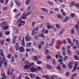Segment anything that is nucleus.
Wrapping results in <instances>:
<instances>
[{
	"mask_svg": "<svg viewBox=\"0 0 79 79\" xmlns=\"http://www.w3.org/2000/svg\"><path fill=\"white\" fill-rule=\"evenodd\" d=\"M38 71V70L37 68H35L34 67H32L30 69V72L32 73H33L34 72H37Z\"/></svg>",
	"mask_w": 79,
	"mask_h": 79,
	"instance_id": "obj_1",
	"label": "nucleus"
},
{
	"mask_svg": "<svg viewBox=\"0 0 79 79\" xmlns=\"http://www.w3.org/2000/svg\"><path fill=\"white\" fill-rule=\"evenodd\" d=\"M17 37L18 36L16 35L12 39V43L13 44H15V43H16V38H17Z\"/></svg>",
	"mask_w": 79,
	"mask_h": 79,
	"instance_id": "obj_2",
	"label": "nucleus"
},
{
	"mask_svg": "<svg viewBox=\"0 0 79 79\" xmlns=\"http://www.w3.org/2000/svg\"><path fill=\"white\" fill-rule=\"evenodd\" d=\"M23 68L24 69H26V70H29V69H31V67L27 64L23 66Z\"/></svg>",
	"mask_w": 79,
	"mask_h": 79,
	"instance_id": "obj_3",
	"label": "nucleus"
},
{
	"mask_svg": "<svg viewBox=\"0 0 79 79\" xmlns=\"http://www.w3.org/2000/svg\"><path fill=\"white\" fill-rule=\"evenodd\" d=\"M19 52H21V53H22L24 52V47L22 46L19 47Z\"/></svg>",
	"mask_w": 79,
	"mask_h": 79,
	"instance_id": "obj_4",
	"label": "nucleus"
},
{
	"mask_svg": "<svg viewBox=\"0 0 79 79\" xmlns=\"http://www.w3.org/2000/svg\"><path fill=\"white\" fill-rule=\"evenodd\" d=\"M25 39L26 41L29 42V41L31 40V37H30V36H29L28 35L25 36Z\"/></svg>",
	"mask_w": 79,
	"mask_h": 79,
	"instance_id": "obj_5",
	"label": "nucleus"
},
{
	"mask_svg": "<svg viewBox=\"0 0 79 79\" xmlns=\"http://www.w3.org/2000/svg\"><path fill=\"white\" fill-rule=\"evenodd\" d=\"M67 40H68V42L69 44H70V45H72V47L74 45V43L73 42H72L71 41V40L69 38H68L67 39Z\"/></svg>",
	"mask_w": 79,
	"mask_h": 79,
	"instance_id": "obj_6",
	"label": "nucleus"
},
{
	"mask_svg": "<svg viewBox=\"0 0 79 79\" xmlns=\"http://www.w3.org/2000/svg\"><path fill=\"white\" fill-rule=\"evenodd\" d=\"M26 16H27L26 13L25 12L23 13V16L20 18V19H25L26 18Z\"/></svg>",
	"mask_w": 79,
	"mask_h": 79,
	"instance_id": "obj_7",
	"label": "nucleus"
},
{
	"mask_svg": "<svg viewBox=\"0 0 79 79\" xmlns=\"http://www.w3.org/2000/svg\"><path fill=\"white\" fill-rule=\"evenodd\" d=\"M21 45H22V46H23V47H25V42H24V37H23L22 38V43L21 44Z\"/></svg>",
	"mask_w": 79,
	"mask_h": 79,
	"instance_id": "obj_8",
	"label": "nucleus"
},
{
	"mask_svg": "<svg viewBox=\"0 0 79 79\" xmlns=\"http://www.w3.org/2000/svg\"><path fill=\"white\" fill-rule=\"evenodd\" d=\"M2 29L3 30H4V31H6V30H7V29H8V26H1Z\"/></svg>",
	"mask_w": 79,
	"mask_h": 79,
	"instance_id": "obj_9",
	"label": "nucleus"
},
{
	"mask_svg": "<svg viewBox=\"0 0 79 79\" xmlns=\"http://www.w3.org/2000/svg\"><path fill=\"white\" fill-rule=\"evenodd\" d=\"M55 40L54 39H52L51 41V43L49 44V45L51 46L53 45V44L55 43Z\"/></svg>",
	"mask_w": 79,
	"mask_h": 79,
	"instance_id": "obj_10",
	"label": "nucleus"
},
{
	"mask_svg": "<svg viewBox=\"0 0 79 79\" xmlns=\"http://www.w3.org/2000/svg\"><path fill=\"white\" fill-rule=\"evenodd\" d=\"M77 63H75V66L74 67L72 70L73 73H74V72L75 71V70H76V69H77Z\"/></svg>",
	"mask_w": 79,
	"mask_h": 79,
	"instance_id": "obj_11",
	"label": "nucleus"
},
{
	"mask_svg": "<svg viewBox=\"0 0 79 79\" xmlns=\"http://www.w3.org/2000/svg\"><path fill=\"white\" fill-rule=\"evenodd\" d=\"M19 43H17L16 44V45L15 47V49L16 51H18V49L19 48Z\"/></svg>",
	"mask_w": 79,
	"mask_h": 79,
	"instance_id": "obj_12",
	"label": "nucleus"
},
{
	"mask_svg": "<svg viewBox=\"0 0 79 79\" xmlns=\"http://www.w3.org/2000/svg\"><path fill=\"white\" fill-rule=\"evenodd\" d=\"M64 30H65V28H62L60 31V32L59 33V35H61V34H62L64 32Z\"/></svg>",
	"mask_w": 79,
	"mask_h": 79,
	"instance_id": "obj_13",
	"label": "nucleus"
},
{
	"mask_svg": "<svg viewBox=\"0 0 79 79\" xmlns=\"http://www.w3.org/2000/svg\"><path fill=\"white\" fill-rule=\"evenodd\" d=\"M30 76L31 79H33L34 77H35V74L33 73H31L30 74Z\"/></svg>",
	"mask_w": 79,
	"mask_h": 79,
	"instance_id": "obj_14",
	"label": "nucleus"
},
{
	"mask_svg": "<svg viewBox=\"0 0 79 79\" xmlns=\"http://www.w3.org/2000/svg\"><path fill=\"white\" fill-rule=\"evenodd\" d=\"M33 60H34V61H37L38 60V58L37 56H34L33 58Z\"/></svg>",
	"mask_w": 79,
	"mask_h": 79,
	"instance_id": "obj_15",
	"label": "nucleus"
},
{
	"mask_svg": "<svg viewBox=\"0 0 79 79\" xmlns=\"http://www.w3.org/2000/svg\"><path fill=\"white\" fill-rule=\"evenodd\" d=\"M32 44V43L31 42H30L29 43H27L26 44V46L27 47H29L31 45V44Z\"/></svg>",
	"mask_w": 79,
	"mask_h": 79,
	"instance_id": "obj_16",
	"label": "nucleus"
},
{
	"mask_svg": "<svg viewBox=\"0 0 79 79\" xmlns=\"http://www.w3.org/2000/svg\"><path fill=\"white\" fill-rule=\"evenodd\" d=\"M68 17H66L65 18L64 20L63 21V23H65L66 22H67V21H68Z\"/></svg>",
	"mask_w": 79,
	"mask_h": 79,
	"instance_id": "obj_17",
	"label": "nucleus"
},
{
	"mask_svg": "<svg viewBox=\"0 0 79 79\" xmlns=\"http://www.w3.org/2000/svg\"><path fill=\"white\" fill-rule=\"evenodd\" d=\"M1 60V58H0V62L1 63H3V61L4 60H6V58H5V57L4 56L2 59V60Z\"/></svg>",
	"mask_w": 79,
	"mask_h": 79,
	"instance_id": "obj_18",
	"label": "nucleus"
},
{
	"mask_svg": "<svg viewBox=\"0 0 79 79\" xmlns=\"http://www.w3.org/2000/svg\"><path fill=\"white\" fill-rule=\"evenodd\" d=\"M46 67L48 69H51L52 68V66H50V65L48 64L46 65Z\"/></svg>",
	"mask_w": 79,
	"mask_h": 79,
	"instance_id": "obj_19",
	"label": "nucleus"
},
{
	"mask_svg": "<svg viewBox=\"0 0 79 79\" xmlns=\"http://www.w3.org/2000/svg\"><path fill=\"white\" fill-rule=\"evenodd\" d=\"M45 53H44L45 55H48V53H49V50H48V49H45Z\"/></svg>",
	"mask_w": 79,
	"mask_h": 79,
	"instance_id": "obj_20",
	"label": "nucleus"
},
{
	"mask_svg": "<svg viewBox=\"0 0 79 79\" xmlns=\"http://www.w3.org/2000/svg\"><path fill=\"white\" fill-rule=\"evenodd\" d=\"M68 67L69 68H70V69L73 68V66H72V62L69 63Z\"/></svg>",
	"mask_w": 79,
	"mask_h": 79,
	"instance_id": "obj_21",
	"label": "nucleus"
},
{
	"mask_svg": "<svg viewBox=\"0 0 79 79\" xmlns=\"http://www.w3.org/2000/svg\"><path fill=\"white\" fill-rule=\"evenodd\" d=\"M74 58L75 60H78L79 59V57L78 56H76V55H74Z\"/></svg>",
	"mask_w": 79,
	"mask_h": 79,
	"instance_id": "obj_22",
	"label": "nucleus"
},
{
	"mask_svg": "<svg viewBox=\"0 0 79 79\" xmlns=\"http://www.w3.org/2000/svg\"><path fill=\"white\" fill-rule=\"evenodd\" d=\"M42 10V11H44V12H46V13H48V10H47V9L45 8H41Z\"/></svg>",
	"mask_w": 79,
	"mask_h": 79,
	"instance_id": "obj_23",
	"label": "nucleus"
},
{
	"mask_svg": "<svg viewBox=\"0 0 79 79\" xmlns=\"http://www.w3.org/2000/svg\"><path fill=\"white\" fill-rule=\"evenodd\" d=\"M30 2V0H26L25 2L26 5H29Z\"/></svg>",
	"mask_w": 79,
	"mask_h": 79,
	"instance_id": "obj_24",
	"label": "nucleus"
},
{
	"mask_svg": "<svg viewBox=\"0 0 79 79\" xmlns=\"http://www.w3.org/2000/svg\"><path fill=\"white\" fill-rule=\"evenodd\" d=\"M35 28H34L32 30V32L31 33V35L32 36H34V34H35Z\"/></svg>",
	"mask_w": 79,
	"mask_h": 79,
	"instance_id": "obj_25",
	"label": "nucleus"
},
{
	"mask_svg": "<svg viewBox=\"0 0 79 79\" xmlns=\"http://www.w3.org/2000/svg\"><path fill=\"white\" fill-rule=\"evenodd\" d=\"M55 26L58 29H60L61 28V26H60L59 25L56 24H55Z\"/></svg>",
	"mask_w": 79,
	"mask_h": 79,
	"instance_id": "obj_26",
	"label": "nucleus"
},
{
	"mask_svg": "<svg viewBox=\"0 0 79 79\" xmlns=\"http://www.w3.org/2000/svg\"><path fill=\"white\" fill-rule=\"evenodd\" d=\"M67 53L69 55H71V52L69 49L67 50Z\"/></svg>",
	"mask_w": 79,
	"mask_h": 79,
	"instance_id": "obj_27",
	"label": "nucleus"
},
{
	"mask_svg": "<svg viewBox=\"0 0 79 79\" xmlns=\"http://www.w3.org/2000/svg\"><path fill=\"white\" fill-rule=\"evenodd\" d=\"M56 17L57 18H59V19H60L62 17V16L61 15L58 14L56 15Z\"/></svg>",
	"mask_w": 79,
	"mask_h": 79,
	"instance_id": "obj_28",
	"label": "nucleus"
},
{
	"mask_svg": "<svg viewBox=\"0 0 79 79\" xmlns=\"http://www.w3.org/2000/svg\"><path fill=\"white\" fill-rule=\"evenodd\" d=\"M8 9V6H6L5 7L3 8L2 10H7Z\"/></svg>",
	"mask_w": 79,
	"mask_h": 79,
	"instance_id": "obj_29",
	"label": "nucleus"
},
{
	"mask_svg": "<svg viewBox=\"0 0 79 79\" xmlns=\"http://www.w3.org/2000/svg\"><path fill=\"white\" fill-rule=\"evenodd\" d=\"M76 46L77 47H79V41L77 40H76Z\"/></svg>",
	"mask_w": 79,
	"mask_h": 79,
	"instance_id": "obj_30",
	"label": "nucleus"
},
{
	"mask_svg": "<svg viewBox=\"0 0 79 79\" xmlns=\"http://www.w3.org/2000/svg\"><path fill=\"white\" fill-rule=\"evenodd\" d=\"M37 69L38 70H41V71H42V70H44V68H42V70L41 69V67L39 66H38L37 67Z\"/></svg>",
	"mask_w": 79,
	"mask_h": 79,
	"instance_id": "obj_31",
	"label": "nucleus"
},
{
	"mask_svg": "<svg viewBox=\"0 0 79 79\" xmlns=\"http://www.w3.org/2000/svg\"><path fill=\"white\" fill-rule=\"evenodd\" d=\"M62 67L63 68H66V65L64 64H62Z\"/></svg>",
	"mask_w": 79,
	"mask_h": 79,
	"instance_id": "obj_32",
	"label": "nucleus"
},
{
	"mask_svg": "<svg viewBox=\"0 0 79 79\" xmlns=\"http://www.w3.org/2000/svg\"><path fill=\"white\" fill-rule=\"evenodd\" d=\"M77 76V74L76 73H74L72 75V77L71 78L72 79H74V77H75V76Z\"/></svg>",
	"mask_w": 79,
	"mask_h": 79,
	"instance_id": "obj_33",
	"label": "nucleus"
},
{
	"mask_svg": "<svg viewBox=\"0 0 79 79\" xmlns=\"http://www.w3.org/2000/svg\"><path fill=\"white\" fill-rule=\"evenodd\" d=\"M32 14V12L31 11L28 12L26 14L27 16H29V15H31Z\"/></svg>",
	"mask_w": 79,
	"mask_h": 79,
	"instance_id": "obj_34",
	"label": "nucleus"
},
{
	"mask_svg": "<svg viewBox=\"0 0 79 79\" xmlns=\"http://www.w3.org/2000/svg\"><path fill=\"white\" fill-rule=\"evenodd\" d=\"M42 77L43 78H46L48 79V76L47 75H42Z\"/></svg>",
	"mask_w": 79,
	"mask_h": 79,
	"instance_id": "obj_35",
	"label": "nucleus"
},
{
	"mask_svg": "<svg viewBox=\"0 0 79 79\" xmlns=\"http://www.w3.org/2000/svg\"><path fill=\"white\" fill-rule=\"evenodd\" d=\"M18 79H21L22 78V74H20L19 75V76L18 77Z\"/></svg>",
	"mask_w": 79,
	"mask_h": 79,
	"instance_id": "obj_36",
	"label": "nucleus"
},
{
	"mask_svg": "<svg viewBox=\"0 0 79 79\" xmlns=\"http://www.w3.org/2000/svg\"><path fill=\"white\" fill-rule=\"evenodd\" d=\"M74 2H72L70 4V6H74Z\"/></svg>",
	"mask_w": 79,
	"mask_h": 79,
	"instance_id": "obj_37",
	"label": "nucleus"
},
{
	"mask_svg": "<svg viewBox=\"0 0 79 79\" xmlns=\"http://www.w3.org/2000/svg\"><path fill=\"white\" fill-rule=\"evenodd\" d=\"M38 49L39 50H40L42 48V45L40 44H39L38 45Z\"/></svg>",
	"mask_w": 79,
	"mask_h": 79,
	"instance_id": "obj_38",
	"label": "nucleus"
},
{
	"mask_svg": "<svg viewBox=\"0 0 79 79\" xmlns=\"http://www.w3.org/2000/svg\"><path fill=\"white\" fill-rule=\"evenodd\" d=\"M58 62H60V64H62V60L61 59H59L58 60Z\"/></svg>",
	"mask_w": 79,
	"mask_h": 79,
	"instance_id": "obj_39",
	"label": "nucleus"
},
{
	"mask_svg": "<svg viewBox=\"0 0 79 79\" xmlns=\"http://www.w3.org/2000/svg\"><path fill=\"white\" fill-rule=\"evenodd\" d=\"M10 31H7L6 32L5 34L6 35H10Z\"/></svg>",
	"mask_w": 79,
	"mask_h": 79,
	"instance_id": "obj_40",
	"label": "nucleus"
},
{
	"mask_svg": "<svg viewBox=\"0 0 79 79\" xmlns=\"http://www.w3.org/2000/svg\"><path fill=\"white\" fill-rule=\"evenodd\" d=\"M71 34H74V29L73 28L71 31Z\"/></svg>",
	"mask_w": 79,
	"mask_h": 79,
	"instance_id": "obj_41",
	"label": "nucleus"
},
{
	"mask_svg": "<svg viewBox=\"0 0 79 79\" xmlns=\"http://www.w3.org/2000/svg\"><path fill=\"white\" fill-rule=\"evenodd\" d=\"M57 69H59V70H61V67H60V65H59L56 67Z\"/></svg>",
	"mask_w": 79,
	"mask_h": 79,
	"instance_id": "obj_42",
	"label": "nucleus"
},
{
	"mask_svg": "<svg viewBox=\"0 0 79 79\" xmlns=\"http://www.w3.org/2000/svg\"><path fill=\"white\" fill-rule=\"evenodd\" d=\"M31 51V49H27L26 50V52H30Z\"/></svg>",
	"mask_w": 79,
	"mask_h": 79,
	"instance_id": "obj_43",
	"label": "nucleus"
},
{
	"mask_svg": "<svg viewBox=\"0 0 79 79\" xmlns=\"http://www.w3.org/2000/svg\"><path fill=\"white\" fill-rule=\"evenodd\" d=\"M2 24H3V25H5V26H6L7 25V22H3L2 23Z\"/></svg>",
	"mask_w": 79,
	"mask_h": 79,
	"instance_id": "obj_44",
	"label": "nucleus"
},
{
	"mask_svg": "<svg viewBox=\"0 0 79 79\" xmlns=\"http://www.w3.org/2000/svg\"><path fill=\"white\" fill-rule=\"evenodd\" d=\"M50 24H48L47 26V29H50Z\"/></svg>",
	"mask_w": 79,
	"mask_h": 79,
	"instance_id": "obj_45",
	"label": "nucleus"
},
{
	"mask_svg": "<svg viewBox=\"0 0 79 79\" xmlns=\"http://www.w3.org/2000/svg\"><path fill=\"white\" fill-rule=\"evenodd\" d=\"M37 63L38 64H41L42 63V62L40 60H38L37 62Z\"/></svg>",
	"mask_w": 79,
	"mask_h": 79,
	"instance_id": "obj_46",
	"label": "nucleus"
},
{
	"mask_svg": "<svg viewBox=\"0 0 79 79\" xmlns=\"http://www.w3.org/2000/svg\"><path fill=\"white\" fill-rule=\"evenodd\" d=\"M4 66H7V62H5V60H4Z\"/></svg>",
	"mask_w": 79,
	"mask_h": 79,
	"instance_id": "obj_47",
	"label": "nucleus"
},
{
	"mask_svg": "<svg viewBox=\"0 0 79 79\" xmlns=\"http://www.w3.org/2000/svg\"><path fill=\"white\" fill-rule=\"evenodd\" d=\"M67 58H68V56H66L64 58V61H65L67 60Z\"/></svg>",
	"mask_w": 79,
	"mask_h": 79,
	"instance_id": "obj_48",
	"label": "nucleus"
},
{
	"mask_svg": "<svg viewBox=\"0 0 79 79\" xmlns=\"http://www.w3.org/2000/svg\"><path fill=\"white\" fill-rule=\"evenodd\" d=\"M71 17L73 18L75 16V14L72 13L71 14Z\"/></svg>",
	"mask_w": 79,
	"mask_h": 79,
	"instance_id": "obj_49",
	"label": "nucleus"
},
{
	"mask_svg": "<svg viewBox=\"0 0 79 79\" xmlns=\"http://www.w3.org/2000/svg\"><path fill=\"white\" fill-rule=\"evenodd\" d=\"M11 55L10 54H8V55L7 56V58H11Z\"/></svg>",
	"mask_w": 79,
	"mask_h": 79,
	"instance_id": "obj_50",
	"label": "nucleus"
},
{
	"mask_svg": "<svg viewBox=\"0 0 79 79\" xmlns=\"http://www.w3.org/2000/svg\"><path fill=\"white\" fill-rule=\"evenodd\" d=\"M34 39H35V40H37L38 39V36L37 35H35L34 36Z\"/></svg>",
	"mask_w": 79,
	"mask_h": 79,
	"instance_id": "obj_51",
	"label": "nucleus"
},
{
	"mask_svg": "<svg viewBox=\"0 0 79 79\" xmlns=\"http://www.w3.org/2000/svg\"><path fill=\"white\" fill-rule=\"evenodd\" d=\"M11 60V62H14V57H12Z\"/></svg>",
	"mask_w": 79,
	"mask_h": 79,
	"instance_id": "obj_52",
	"label": "nucleus"
},
{
	"mask_svg": "<svg viewBox=\"0 0 79 79\" xmlns=\"http://www.w3.org/2000/svg\"><path fill=\"white\" fill-rule=\"evenodd\" d=\"M19 32V30H18V29H16L15 31V34H18V33Z\"/></svg>",
	"mask_w": 79,
	"mask_h": 79,
	"instance_id": "obj_53",
	"label": "nucleus"
},
{
	"mask_svg": "<svg viewBox=\"0 0 79 79\" xmlns=\"http://www.w3.org/2000/svg\"><path fill=\"white\" fill-rule=\"evenodd\" d=\"M75 6H76L77 8H78V7H79V3L76 4H75Z\"/></svg>",
	"mask_w": 79,
	"mask_h": 79,
	"instance_id": "obj_54",
	"label": "nucleus"
},
{
	"mask_svg": "<svg viewBox=\"0 0 79 79\" xmlns=\"http://www.w3.org/2000/svg\"><path fill=\"white\" fill-rule=\"evenodd\" d=\"M7 74L8 76L10 75V69H8V70Z\"/></svg>",
	"mask_w": 79,
	"mask_h": 79,
	"instance_id": "obj_55",
	"label": "nucleus"
},
{
	"mask_svg": "<svg viewBox=\"0 0 79 79\" xmlns=\"http://www.w3.org/2000/svg\"><path fill=\"white\" fill-rule=\"evenodd\" d=\"M48 2L49 3V4H50V5H53V3L52 2L50 1H48Z\"/></svg>",
	"mask_w": 79,
	"mask_h": 79,
	"instance_id": "obj_56",
	"label": "nucleus"
},
{
	"mask_svg": "<svg viewBox=\"0 0 79 79\" xmlns=\"http://www.w3.org/2000/svg\"><path fill=\"white\" fill-rule=\"evenodd\" d=\"M13 11L15 13L16 12H17L18 11V10L16 9H15L13 10Z\"/></svg>",
	"mask_w": 79,
	"mask_h": 79,
	"instance_id": "obj_57",
	"label": "nucleus"
},
{
	"mask_svg": "<svg viewBox=\"0 0 79 79\" xmlns=\"http://www.w3.org/2000/svg\"><path fill=\"white\" fill-rule=\"evenodd\" d=\"M1 42H0V45H3V42L2 41V40H1Z\"/></svg>",
	"mask_w": 79,
	"mask_h": 79,
	"instance_id": "obj_58",
	"label": "nucleus"
},
{
	"mask_svg": "<svg viewBox=\"0 0 79 79\" xmlns=\"http://www.w3.org/2000/svg\"><path fill=\"white\" fill-rule=\"evenodd\" d=\"M6 41L7 42H10V38H7L6 39Z\"/></svg>",
	"mask_w": 79,
	"mask_h": 79,
	"instance_id": "obj_59",
	"label": "nucleus"
},
{
	"mask_svg": "<svg viewBox=\"0 0 79 79\" xmlns=\"http://www.w3.org/2000/svg\"><path fill=\"white\" fill-rule=\"evenodd\" d=\"M44 44H45V42H44V41H43L41 42L40 43V45H44Z\"/></svg>",
	"mask_w": 79,
	"mask_h": 79,
	"instance_id": "obj_60",
	"label": "nucleus"
},
{
	"mask_svg": "<svg viewBox=\"0 0 79 79\" xmlns=\"http://www.w3.org/2000/svg\"><path fill=\"white\" fill-rule=\"evenodd\" d=\"M47 58H48V59H50L51 58V56H50V55H48L47 56Z\"/></svg>",
	"mask_w": 79,
	"mask_h": 79,
	"instance_id": "obj_61",
	"label": "nucleus"
},
{
	"mask_svg": "<svg viewBox=\"0 0 79 79\" xmlns=\"http://www.w3.org/2000/svg\"><path fill=\"white\" fill-rule=\"evenodd\" d=\"M13 71H14V69H13L11 70L10 75L13 74Z\"/></svg>",
	"mask_w": 79,
	"mask_h": 79,
	"instance_id": "obj_62",
	"label": "nucleus"
},
{
	"mask_svg": "<svg viewBox=\"0 0 79 79\" xmlns=\"http://www.w3.org/2000/svg\"><path fill=\"white\" fill-rule=\"evenodd\" d=\"M48 32V30H46L45 31L44 34H47Z\"/></svg>",
	"mask_w": 79,
	"mask_h": 79,
	"instance_id": "obj_63",
	"label": "nucleus"
},
{
	"mask_svg": "<svg viewBox=\"0 0 79 79\" xmlns=\"http://www.w3.org/2000/svg\"><path fill=\"white\" fill-rule=\"evenodd\" d=\"M6 78V76H4L1 77L0 79H5Z\"/></svg>",
	"mask_w": 79,
	"mask_h": 79,
	"instance_id": "obj_64",
	"label": "nucleus"
}]
</instances>
